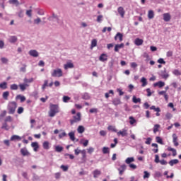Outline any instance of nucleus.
I'll list each match as a JSON object with an SVG mask.
<instances>
[{
	"instance_id": "f257e3e1",
	"label": "nucleus",
	"mask_w": 181,
	"mask_h": 181,
	"mask_svg": "<svg viewBox=\"0 0 181 181\" xmlns=\"http://www.w3.org/2000/svg\"><path fill=\"white\" fill-rule=\"evenodd\" d=\"M59 112V105L51 104L49 106V116L54 117Z\"/></svg>"
},
{
	"instance_id": "f03ea898",
	"label": "nucleus",
	"mask_w": 181,
	"mask_h": 181,
	"mask_svg": "<svg viewBox=\"0 0 181 181\" xmlns=\"http://www.w3.org/2000/svg\"><path fill=\"white\" fill-rule=\"evenodd\" d=\"M18 107V103L16 102H10L8 104L7 110L8 111V114H15V111H16V108Z\"/></svg>"
},
{
	"instance_id": "7ed1b4c3",
	"label": "nucleus",
	"mask_w": 181,
	"mask_h": 181,
	"mask_svg": "<svg viewBox=\"0 0 181 181\" xmlns=\"http://www.w3.org/2000/svg\"><path fill=\"white\" fill-rule=\"evenodd\" d=\"M80 121H81V113L78 112L76 115L72 117V119H69L70 125H74V124H77Z\"/></svg>"
},
{
	"instance_id": "20e7f679",
	"label": "nucleus",
	"mask_w": 181,
	"mask_h": 181,
	"mask_svg": "<svg viewBox=\"0 0 181 181\" xmlns=\"http://www.w3.org/2000/svg\"><path fill=\"white\" fill-rule=\"evenodd\" d=\"M52 77H62L63 76V71L60 69H54L52 73Z\"/></svg>"
},
{
	"instance_id": "39448f33",
	"label": "nucleus",
	"mask_w": 181,
	"mask_h": 181,
	"mask_svg": "<svg viewBox=\"0 0 181 181\" xmlns=\"http://www.w3.org/2000/svg\"><path fill=\"white\" fill-rule=\"evenodd\" d=\"M117 170L119 171V174L120 175V176H122L125 170H127V165L125 164L120 165L119 168H117Z\"/></svg>"
},
{
	"instance_id": "423d86ee",
	"label": "nucleus",
	"mask_w": 181,
	"mask_h": 181,
	"mask_svg": "<svg viewBox=\"0 0 181 181\" xmlns=\"http://www.w3.org/2000/svg\"><path fill=\"white\" fill-rule=\"evenodd\" d=\"M163 18L164 22H170V19H172V16H170V13H163Z\"/></svg>"
},
{
	"instance_id": "0eeeda50",
	"label": "nucleus",
	"mask_w": 181,
	"mask_h": 181,
	"mask_svg": "<svg viewBox=\"0 0 181 181\" xmlns=\"http://www.w3.org/2000/svg\"><path fill=\"white\" fill-rule=\"evenodd\" d=\"M124 35L121 33H117L116 35L115 36V40H118L119 42H122Z\"/></svg>"
},
{
	"instance_id": "6e6552de",
	"label": "nucleus",
	"mask_w": 181,
	"mask_h": 181,
	"mask_svg": "<svg viewBox=\"0 0 181 181\" xmlns=\"http://www.w3.org/2000/svg\"><path fill=\"white\" fill-rule=\"evenodd\" d=\"M21 153L23 155V156H29V155H30V153H29L26 148H21Z\"/></svg>"
},
{
	"instance_id": "1a4fd4ad",
	"label": "nucleus",
	"mask_w": 181,
	"mask_h": 181,
	"mask_svg": "<svg viewBox=\"0 0 181 181\" xmlns=\"http://www.w3.org/2000/svg\"><path fill=\"white\" fill-rule=\"evenodd\" d=\"M134 45H136V46H142V45H144V40L141 38H136L134 40Z\"/></svg>"
},
{
	"instance_id": "9d476101",
	"label": "nucleus",
	"mask_w": 181,
	"mask_h": 181,
	"mask_svg": "<svg viewBox=\"0 0 181 181\" xmlns=\"http://www.w3.org/2000/svg\"><path fill=\"white\" fill-rule=\"evenodd\" d=\"M117 12L120 14L121 18H124L125 15V10L122 6H120L117 8Z\"/></svg>"
},
{
	"instance_id": "9b49d317",
	"label": "nucleus",
	"mask_w": 181,
	"mask_h": 181,
	"mask_svg": "<svg viewBox=\"0 0 181 181\" xmlns=\"http://www.w3.org/2000/svg\"><path fill=\"white\" fill-rule=\"evenodd\" d=\"M30 56H32L33 57H39V52L33 49L29 51Z\"/></svg>"
},
{
	"instance_id": "f8f14e48",
	"label": "nucleus",
	"mask_w": 181,
	"mask_h": 181,
	"mask_svg": "<svg viewBox=\"0 0 181 181\" xmlns=\"http://www.w3.org/2000/svg\"><path fill=\"white\" fill-rule=\"evenodd\" d=\"M173 142L175 146H179V142H177V135H176V134H173Z\"/></svg>"
},
{
	"instance_id": "ddd939ff",
	"label": "nucleus",
	"mask_w": 181,
	"mask_h": 181,
	"mask_svg": "<svg viewBox=\"0 0 181 181\" xmlns=\"http://www.w3.org/2000/svg\"><path fill=\"white\" fill-rule=\"evenodd\" d=\"M74 67V64L72 62H67L66 64L64 65V69L67 70L69 69H73Z\"/></svg>"
},
{
	"instance_id": "4468645a",
	"label": "nucleus",
	"mask_w": 181,
	"mask_h": 181,
	"mask_svg": "<svg viewBox=\"0 0 181 181\" xmlns=\"http://www.w3.org/2000/svg\"><path fill=\"white\" fill-rule=\"evenodd\" d=\"M99 60L100 62H107V60H108V55L106 54H102L99 57Z\"/></svg>"
},
{
	"instance_id": "2eb2a0df",
	"label": "nucleus",
	"mask_w": 181,
	"mask_h": 181,
	"mask_svg": "<svg viewBox=\"0 0 181 181\" xmlns=\"http://www.w3.org/2000/svg\"><path fill=\"white\" fill-rule=\"evenodd\" d=\"M154 87H159V88H162V87H165V82L160 81L153 84Z\"/></svg>"
},
{
	"instance_id": "dca6fc26",
	"label": "nucleus",
	"mask_w": 181,
	"mask_h": 181,
	"mask_svg": "<svg viewBox=\"0 0 181 181\" xmlns=\"http://www.w3.org/2000/svg\"><path fill=\"white\" fill-rule=\"evenodd\" d=\"M118 136L121 135V136H127L128 135V132L126 129H123L122 131H119L117 132Z\"/></svg>"
},
{
	"instance_id": "f3484780",
	"label": "nucleus",
	"mask_w": 181,
	"mask_h": 181,
	"mask_svg": "<svg viewBox=\"0 0 181 181\" xmlns=\"http://www.w3.org/2000/svg\"><path fill=\"white\" fill-rule=\"evenodd\" d=\"M112 103L113 105H119L121 104V100L119 98H116L112 100Z\"/></svg>"
},
{
	"instance_id": "a211bd4d",
	"label": "nucleus",
	"mask_w": 181,
	"mask_h": 181,
	"mask_svg": "<svg viewBox=\"0 0 181 181\" xmlns=\"http://www.w3.org/2000/svg\"><path fill=\"white\" fill-rule=\"evenodd\" d=\"M132 162H135V158H134V157H129L125 160V163L127 165H131Z\"/></svg>"
},
{
	"instance_id": "6ab92c4d",
	"label": "nucleus",
	"mask_w": 181,
	"mask_h": 181,
	"mask_svg": "<svg viewBox=\"0 0 181 181\" xmlns=\"http://www.w3.org/2000/svg\"><path fill=\"white\" fill-rule=\"evenodd\" d=\"M31 146L33 148L35 152H37V149H39V144L37 142H33Z\"/></svg>"
},
{
	"instance_id": "aec40b11",
	"label": "nucleus",
	"mask_w": 181,
	"mask_h": 181,
	"mask_svg": "<svg viewBox=\"0 0 181 181\" xmlns=\"http://www.w3.org/2000/svg\"><path fill=\"white\" fill-rule=\"evenodd\" d=\"M148 19H153L155 18V13L153 10H149L148 13Z\"/></svg>"
},
{
	"instance_id": "412c9836",
	"label": "nucleus",
	"mask_w": 181,
	"mask_h": 181,
	"mask_svg": "<svg viewBox=\"0 0 181 181\" xmlns=\"http://www.w3.org/2000/svg\"><path fill=\"white\" fill-rule=\"evenodd\" d=\"M93 177L97 178L98 177V176H100V175H101V171L100 170H95L93 173Z\"/></svg>"
},
{
	"instance_id": "4be33fe9",
	"label": "nucleus",
	"mask_w": 181,
	"mask_h": 181,
	"mask_svg": "<svg viewBox=\"0 0 181 181\" xmlns=\"http://www.w3.org/2000/svg\"><path fill=\"white\" fill-rule=\"evenodd\" d=\"M16 98V100H20L21 103H24V101H26V98L21 95H18Z\"/></svg>"
},
{
	"instance_id": "5701e85b",
	"label": "nucleus",
	"mask_w": 181,
	"mask_h": 181,
	"mask_svg": "<svg viewBox=\"0 0 181 181\" xmlns=\"http://www.w3.org/2000/svg\"><path fill=\"white\" fill-rule=\"evenodd\" d=\"M170 166H173L174 165H177L179 163V160L177 159H173L169 161Z\"/></svg>"
},
{
	"instance_id": "b1692460",
	"label": "nucleus",
	"mask_w": 181,
	"mask_h": 181,
	"mask_svg": "<svg viewBox=\"0 0 181 181\" xmlns=\"http://www.w3.org/2000/svg\"><path fill=\"white\" fill-rule=\"evenodd\" d=\"M0 88H1V90H6V88H8V83H6V82L1 83Z\"/></svg>"
},
{
	"instance_id": "393cba45",
	"label": "nucleus",
	"mask_w": 181,
	"mask_h": 181,
	"mask_svg": "<svg viewBox=\"0 0 181 181\" xmlns=\"http://www.w3.org/2000/svg\"><path fill=\"white\" fill-rule=\"evenodd\" d=\"M9 97V91H5L2 94V98L4 100H8V98Z\"/></svg>"
},
{
	"instance_id": "a878e982",
	"label": "nucleus",
	"mask_w": 181,
	"mask_h": 181,
	"mask_svg": "<svg viewBox=\"0 0 181 181\" xmlns=\"http://www.w3.org/2000/svg\"><path fill=\"white\" fill-rule=\"evenodd\" d=\"M19 87L22 91H25V90H26V88L29 87V85H28L27 83L20 84Z\"/></svg>"
},
{
	"instance_id": "bb28decb",
	"label": "nucleus",
	"mask_w": 181,
	"mask_h": 181,
	"mask_svg": "<svg viewBox=\"0 0 181 181\" xmlns=\"http://www.w3.org/2000/svg\"><path fill=\"white\" fill-rule=\"evenodd\" d=\"M129 124L130 125H134V124H136V119H135V118H134V117L130 116L129 117Z\"/></svg>"
},
{
	"instance_id": "cd10ccee",
	"label": "nucleus",
	"mask_w": 181,
	"mask_h": 181,
	"mask_svg": "<svg viewBox=\"0 0 181 181\" xmlns=\"http://www.w3.org/2000/svg\"><path fill=\"white\" fill-rule=\"evenodd\" d=\"M17 40H18V37H16V36L10 37V39H9L10 43H16Z\"/></svg>"
},
{
	"instance_id": "c85d7f7f",
	"label": "nucleus",
	"mask_w": 181,
	"mask_h": 181,
	"mask_svg": "<svg viewBox=\"0 0 181 181\" xmlns=\"http://www.w3.org/2000/svg\"><path fill=\"white\" fill-rule=\"evenodd\" d=\"M159 128H160V124H155L153 130V133L156 134V132H158Z\"/></svg>"
},
{
	"instance_id": "c756f323",
	"label": "nucleus",
	"mask_w": 181,
	"mask_h": 181,
	"mask_svg": "<svg viewBox=\"0 0 181 181\" xmlns=\"http://www.w3.org/2000/svg\"><path fill=\"white\" fill-rule=\"evenodd\" d=\"M69 136L71 141H76V137L74 136V132H69Z\"/></svg>"
},
{
	"instance_id": "7c9ffc66",
	"label": "nucleus",
	"mask_w": 181,
	"mask_h": 181,
	"mask_svg": "<svg viewBox=\"0 0 181 181\" xmlns=\"http://www.w3.org/2000/svg\"><path fill=\"white\" fill-rule=\"evenodd\" d=\"M141 81L142 83L141 84L142 87H145L148 84V82L146 81V78L145 77L141 78Z\"/></svg>"
},
{
	"instance_id": "2f4dec72",
	"label": "nucleus",
	"mask_w": 181,
	"mask_h": 181,
	"mask_svg": "<svg viewBox=\"0 0 181 181\" xmlns=\"http://www.w3.org/2000/svg\"><path fill=\"white\" fill-rule=\"evenodd\" d=\"M108 131H112V132H117V129L115 128V126H108L107 127Z\"/></svg>"
},
{
	"instance_id": "473e14b6",
	"label": "nucleus",
	"mask_w": 181,
	"mask_h": 181,
	"mask_svg": "<svg viewBox=\"0 0 181 181\" xmlns=\"http://www.w3.org/2000/svg\"><path fill=\"white\" fill-rule=\"evenodd\" d=\"M69 100H71V98H70V97H69V96L64 95V96H63V98H62V101H63V103H69Z\"/></svg>"
},
{
	"instance_id": "72a5a7b5",
	"label": "nucleus",
	"mask_w": 181,
	"mask_h": 181,
	"mask_svg": "<svg viewBox=\"0 0 181 181\" xmlns=\"http://www.w3.org/2000/svg\"><path fill=\"white\" fill-rule=\"evenodd\" d=\"M132 101L134 104H138V103H141V98H136L135 96H133Z\"/></svg>"
},
{
	"instance_id": "f704fd0d",
	"label": "nucleus",
	"mask_w": 181,
	"mask_h": 181,
	"mask_svg": "<svg viewBox=\"0 0 181 181\" xmlns=\"http://www.w3.org/2000/svg\"><path fill=\"white\" fill-rule=\"evenodd\" d=\"M110 94H112V95H114V90H110L109 93H106L105 94V98H110Z\"/></svg>"
},
{
	"instance_id": "c9c22d12",
	"label": "nucleus",
	"mask_w": 181,
	"mask_h": 181,
	"mask_svg": "<svg viewBox=\"0 0 181 181\" xmlns=\"http://www.w3.org/2000/svg\"><path fill=\"white\" fill-rule=\"evenodd\" d=\"M4 121L5 122H12L13 121V118H12V116H7Z\"/></svg>"
},
{
	"instance_id": "e433bc0d",
	"label": "nucleus",
	"mask_w": 181,
	"mask_h": 181,
	"mask_svg": "<svg viewBox=\"0 0 181 181\" xmlns=\"http://www.w3.org/2000/svg\"><path fill=\"white\" fill-rule=\"evenodd\" d=\"M49 141H45L42 144V146H43L44 149L47 150L49 148Z\"/></svg>"
},
{
	"instance_id": "4c0bfd02",
	"label": "nucleus",
	"mask_w": 181,
	"mask_h": 181,
	"mask_svg": "<svg viewBox=\"0 0 181 181\" xmlns=\"http://www.w3.org/2000/svg\"><path fill=\"white\" fill-rule=\"evenodd\" d=\"M91 49H93V47H95V46H97V40L96 39H93L91 41Z\"/></svg>"
},
{
	"instance_id": "58836bf2",
	"label": "nucleus",
	"mask_w": 181,
	"mask_h": 181,
	"mask_svg": "<svg viewBox=\"0 0 181 181\" xmlns=\"http://www.w3.org/2000/svg\"><path fill=\"white\" fill-rule=\"evenodd\" d=\"M78 134H83V132H84V127L83 126H79L78 127V129H77Z\"/></svg>"
},
{
	"instance_id": "ea45409f",
	"label": "nucleus",
	"mask_w": 181,
	"mask_h": 181,
	"mask_svg": "<svg viewBox=\"0 0 181 181\" xmlns=\"http://www.w3.org/2000/svg\"><path fill=\"white\" fill-rule=\"evenodd\" d=\"M110 152V148L108 147H103V153H104L105 155L108 153Z\"/></svg>"
},
{
	"instance_id": "a19ab883",
	"label": "nucleus",
	"mask_w": 181,
	"mask_h": 181,
	"mask_svg": "<svg viewBox=\"0 0 181 181\" xmlns=\"http://www.w3.org/2000/svg\"><path fill=\"white\" fill-rule=\"evenodd\" d=\"M156 142H158V144H160V145H163V141L162 140V138L157 136L156 138Z\"/></svg>"
},
{
	"instance_id": "79ce46f5",
	"label": "nucleus",
	"mask_w": 181,
	"mask_h": 181,
	"mask_svg": "<svg viewBox=\"0 0 181 181\" xmlns=\"http://www.w3.org/2000/svg\"><path fill=\"white\" fill-rule=\"evenodd\" d=\"M173 74L175 76H181V72H180V71H179L178 69H175V70L173 71Z\"/></svg>"
},
{
	"instance_id": "37998d69",
	"label": "nucleus",
	"mask_w": 181,
	"mask_h": 181,
	"mask_svg": "<svg viewBox=\"0 0 181 181\" xmlns=\"http://www.w3.org/2000/svg\"><path fill=\"white\" fill-rule=\"evenodd\" d=\"M18 86L17 84H12V85L10 86V89L11 90H18Z\"/></svg>"
},
{
	"instance_id": "c03bdc74",
	"label": "nucleus",
	"mask_w": 181,
	"mask_h": 181,
	"mask_svg": "<svg viewBox=\"0 0 181 181\" xmlns=\"http://www.w3.org/2000/svg\"><path fill=\"white\" fill-rule=\"evenodd\" d=\"M18 139H21L19 136L13 135L11 137V141H16Z\"/></svg>"
},
{
	"instance_id": "a18cd8bd",
	"label": "nucleus",
	"mask_w": 181,
	"mask_h": 181,
	"mask_svg": "<svg viewBox=\"0 0 181 181\" xmlns=\"http://www.w3.org/2000/svg\"><path fill=\"white\" fill-rule=\"evenodd\" d=\"M82 98L83 100H90V95H88V93H84L82 95Z\"/></svg>"
},
{
	"instance_id": "49530a36",
	"label": "nucleus",
	"mask_w": 181,
	"mask_h": 181,
	"mask_svg": "<svg viewBox=\"0 0 181 181\" xmlns=\"http://www.w3.org/2000/svg\"><path fill=\"white\" fill-rule=\"evenodd\" d=\"M55 151H56V152H62L63 151V147H62L60 146H57L55 147Z\"/></svg>"
},
{
	"instance_id": "de8ad7c7",
	"label": "nucleus",
	"mask_w": 181,
	"mask_h": 181,
	"mask_svg": "<svg viewBox=\"0 0 181 181\" xmlns=\"http://www.w3.org/2000/svg\"><path fill=\"white\" fill-rule=\"evenodd\" d=\"M1 129H6V131H8V129H8V124L6 123V122H5L3 124V125H2V127H1Z\"/></svg>"
},
{
	"instance_id": "09e8293b",
	"label": "nucleus",
	"mask_w": 181,
	"mask_h": 181,
	"mask_svg": "<svg viewBox=\"0 0 181 181\" xmlns=\"http://www.w3.org/2000/svg\"><path fill=\"white\" fill-rule=\"evenodd\" d=\"M103 18H104L103 15L98 16L97 18V22H98V23H100V22H103Z\"/></svg>"
},
{
	"instance_id": "8fccbe9b",
	"label": "nucleus",
	"mask_w": 181,
	"mask_h": 181,
	"mask_svg": "<svg viewBox=\"0 0 181 181\" xmlns=\"http://www.w3.org/2000/svg\"><path fill=\"white\" fill-rule=\"evenodd\" d=\"M149 176H151V174L148 171H144V179H148Z\"/></svg>"
},
{
	"instance_id": "3c124183",
	"label": "nucleus",
	"mask_w": 181,
	"mask_h": 181,
	"mask_svg": "<svg viewBox=\"0 0 181 181\" xmlns=\"http://www.w3.org/2000/svg\"><path fill=\"white\" fill-rule=\"evenodd\" d=\"M158 63H159L160 64H166V62H165V60L163 59V58H160L158 60Z\"/></svg>"
},
{
	"instance_id": "603ef678",
	"label": "nucleus",
	"mask_w": 181,
	"mask_h": 181,
	"mask_svg": "<svg viewBox=\"0 0 181 181\" xmlns=\"http://www.w3.org/2000/svg\"><path fill=\"white\" fill-rule=\"evenodd\" d=\"M26 15L29 18H32V10H27L26 11Z\"/></svg>"
},
{
	"instance_id": "864d4df0",
	"label": "nucleus",
	"mask_w": 181,
	"mask_h": 181,
	"mask_svg": "<svg viewBox=\"0 0 181 181\" xmlns=\"http://www.w3.org/2000/svg\"><path fill=\"white\" fill-rule=\"evenodd\" d=\"M154 162L156 163H159L160 162V160H159V156L158 155H156L155 156V160Z\"/></svg>"
},
{
	"instance_id": "5fc2aeb1",
	"label": "nucleus",
	"mask_w": 181,
	"mask_h": 181,
	"mask_svg": "<svg viewBox=\"0 0 181 181\" xmlns=\"http://www.w3.org/2000/svg\"><path fill=\"white\" fill-rule=\"evenodd\" d=\"M152 141V139H151L150 137L146 139V141H145V144L146 145H151V142Z\"/></svg>"
},
{
	"instance_id": "6e6d98bb",
	"label": "nucleus",
	"mask_w": 181,
	"mask_h": 181,
	"mask_svg": "<svg viewBox=\"0 0 181 181\" xmlns=\"http://www.w3.org/2000/svg\"><path fill=\"white\" fill-rule=\"evenodd\" d=\"M61 169H62L64 172H67V170H69V167L62 165H61Z\"/></svg>"
},
{
	"instance_id": "4d7b16f0",
	"label": "nucleus",
	"mask_w": 181,
	"mask_h": 181,
	"mask_svg": "<svg viewBox=\"0 0 181 181\" xmlns=\"http://www.w3.org/2000/svg\"><path fill=\"white\" fill-rule=\"evenodd\" d=\"M18 114H22L23 112V107H19L17 110Z\"/></svg>"
},
{
	"instance_id": "13d9d810",
	"label": "nucleus",
	"mask_w": 181,
	"mask_h": 181,
	"mask_svg": "<svg viewBox=\"0 0 181 181\" xmlns=\"http://www.w3.org/2000/svg\"><path fill=\"white\" fill-rule=\"evenodd\" d=\"M33 78H30V79H28V78H24V83H33Z\"/></svg>"
},
{
	"instance_id": "bf43d9fd",
	"label": "nucleus",
	"mask_w": 181,
	"mask_h": 181,
	"mask_svg": "<svg viewBox=\"0 0 181 181\" xmlns=\"http://www.w3.org/2000/svg\"><path fill=\"white\" fill-rule=\"evenodd\" d=\"M55 176V179H60L61 176H62V173H57L54 174Z\"/></svg>"
},
{
	"instance_id": "052dcab7",
	"label": "nucleus",
	"mask_w": 181,
	"mask_h": 181,
	"mask_svg": "<svg viewBox=\"0 0 181 181\" xmlns=\"http://www.w3.org/2000/svg\"><path fill=\"white\" fill-rule=\"evenodd\" d=\"M163 78H168L169 77V74L166 73V71H165V73L162 74Z\"/></svg>"
},
{
	"instance_id": "680f3d73",
	"label": "nucleus",
	"mask_w": 181,
	"mask_h": 181,
	"mask_svg": "<svg viewBox=\"0 0 181 181\" xmlns=\"http://www.w3.org/2000/svg\"><path fill=\"white\" fill-rule=\"evenodd\" d=\"M167 57H172V56H173V52L172 51H168L167 52V54H166Z\"/></svg>"
},
{
	"instance_id": "e2e57ef3",
	"label": "nucleus",
	"mask_w": 181,
	"mask_h": 181,
	"mask_svg": "<svg viewBox=\"0 0 181 181\" xmlns=\"http://www.w3.org/2000/svg\"><path fill=\"white\" fill-rule=\"evenodd\" d=\"M5 47V42L3 40H0V49H4Z\"/></svg>"
},
{
	"instance_id": "0e129e2a",
	"label": "nucleus",
	"mask_w": 181,
	"mask_h": 181,
	"mask_svg": "<svg viewBox=\"0 0 181 181\" xmlns=\"http://www.w3.org/2000/svg\"><path fill=\"white\" fill-rule=\"evenodd\" d=\"M6 115V110H4L2 113L0 115V119L1 118H4Z\"/></svg>"
},
{
	"instance_id": "69168bd1",
	"label": "nucleus",
	"mask_w": 181,
	"mask_h": 181,
	"mask_svg": "<svg viewBox=\"0 0 181 181\" xmlns=\"http://www.w3.org/2000/svg\"><path fill=\"white\" fill-rule=\"evenodd\" d=\"M129 166L131 169H133V170L136 169V165L135 164H129Z\"/></svg>"
},
{
	"instance_id": "338daca9",
	"label": "nucleus",
	"mask_w": 181,
	"mask_h": 181,
	"mask_svg": "<svg viewBox=\"0 0 181 181\" xmlns=\"http://www.w3.org/2000/svg\"><path fill=\"white\" fill-rule=\"evenodd\" d=\"M93 152H94V148L90 147V148L88 149V153H89L90 154H91V153H93Z\"/></svg>"
},
{
	"instance_id": "774afa93",
	"label": "nucleus",
	"mask_w": 181,
	"mask_h": 181,
	"mask_svg": "<svg viewBox=\"0 0 181 181\" xmlns=\"http://www.w3.org/2000/svg\"><path fill=\"white\" fill-rule=\"evenodd\" d=\"M1 60L2 63H4V64L8 63V59H6L5 57H2L1 59Z\"/></svg>"
}]
</instances>
